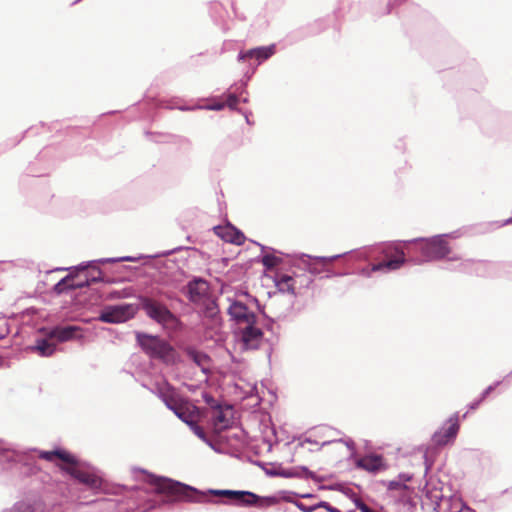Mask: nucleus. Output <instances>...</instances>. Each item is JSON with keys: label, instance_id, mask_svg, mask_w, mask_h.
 <instances>
[{"label": "nucleus", "instance_id": "obj_1", "mask_svg": "<svg viewBox=\"0 0 512 512\" xmlns=\"http://www.w3.org/2000/svg\"><path fill=\"white\" fill-rule=\"evenodd\" d=\"M38 457L49 462H54L58 459L63 462V464L56 465L80 483L92 489H98L101 487V478L89 470L80 468L76 458L65 450L57 449L53 451H40Z\"/></svg>", "mask_w": 512, "mask_h": 512}, {"label": "nucleus", "instance_id": "obj_2", "mask_svg": "<svg viewBox=\"0 0 512 512\" xmlns=\"http://www.w3.org/2000/svg\"><path fill=\"white\" fill-rule=\"evenodd\" d=\"M159 494H165L171 501L203 502L206 495L196 489L169 478L147 475L146 480Z\"/></svg>", "mask_w": 512, "mask_h": 512}, {"label": "nucleus", "instance_id": "obj_3", "mask_svg": "<svg viewBox=\"0 0 512 512\" xmlns=\"http://www.w3.org/2000/svg\"><path fill=\"white\" fill-rule=\"evenodd\" d=\"M136 339L141 349L150 357L160 359L167 364L175 362L176 351L167 341L158 336L140 332L136 333Z\"/></svg>", "mask_w": 512, "mask_h": 512}, {"label": "nucleus", "instance_id": "obj_4", "mask_svg": "<svg viewBox=\"0 0 512 512\" xmlns=\"http://www.w3.org/2000/svg\"><path fill=\"white\" fill-rule=\"evenodd\" d=\"M141 306L146 315L165 328H175L178 325L177 317L166 305L149 297L141 298Z\"/></svg>", "mask_w": 512, "mask_h": 512}, {"label": "nucleus", "instance_id": "obj_5", "mask_svg": "<svg viewBox=\"0 0 512 512\" xmlns=\"http://www.w3.org/2000/svg\"><path fill=\"white\" fill-rule=\"evenodd\" d=\"M383 259L372 265V271H395L406 261L405 253L398 246L389 245L382 250Z\"/></svg>", "mask_w": 512, "mask_h": 512}, {"label": "nucleus", "instance_id": "obj_6", "mask_svg": "<svg viewBox=\"0 0 512 512\" xmlns=\"http://www.w3.org/2000/svg\"><path fill=\"white\" fill-rule=\"evenodd\" d=\"M207 414L210 417L211 426L216 434L231 427L234 421L231 406H211Z\"/></svg>", "mask_w": 512, "mask_h": 512}, {"label": "nucleus", "instance_id": "obj_7", "mask_svg": "<svg viewBox=\"0 0 512 512\" xmlns=\"http://www.w3.org/2000/svg\"><path fill=\"white\" fill-rule=\"evenodd\" d=\"M135 313L132 304L107 306L101 311L99 320L104 323H122L133 318Z\"/></svg>", "mask_w": 512, "mask_h": 512}, {"label": "nucleus", "instance_id": "obj_8", "mask_svg": "<svg viewBox=\"0 0 512 512\" xmlns=\"http://www.w3.org/2000/svg\"><path fill=\"white\" fill-rule=\"evenodd\" d=\"M187 298L195 305H207L209 302V284L204 279H194L184 288Z\"/></svg>", "mask_w": 512, "mask_h": 512}, {"label": "nucleus", "instance_id": "obj_9", "mask_svg": "<svg viewBox=\"0 0 512 512\" xmlns=\"http://www.w3.org/2000/svg\"><path fill=\"white\" fill-rule=\"evenodd\" d=\"M178 418H180L187 425L194 422H200L202 418L201 410L192 404L190 401L182 397L169 407Z\"/></svg>", "mask_w": 512, "mask_h": 512}, {"label": "nucleus", "instance_id": "obj_10", "mask_svg": "<svg viewBox=\"0 0 512 512\" xmlns=\"http://www.w3.org/2000/svg\"><path fill=\"white\" fill-rule=\"evenodd\" d=\"M459 428L458 416L450 417L445 426L433 434L432 444L436 447H442L452 443L458 434Z\"/></svg>", "mask_w": 512, "mask_h": 512}, {"label": "nucleus", "instance_id": "obj_11", "mask_svg": "<svg viewBox=\"0 0 512 512\" xmlns=\"http://www.w3.org/2000/svg\"><path fill=\"white\" fill-rule=\"evenodd\" d=\"M421 251L423 257L430 261L446 257L450 253V248L445 239L442 237H434L422 244Z\"/></svg>", "mask_w": 512, "mask_h": 512}, {"label": "nucleus", "instance_id": "obj_12", "mask_svg": "<svg viewBox=\"0 0 512 512\" xmlns=\"http://www.w3.org/2000/svg\"><path fill=\"white\" fill-rule=\"evenodd\" d=\"M300 278V276H290L288 274L276 272L274 282L280 292L296 295L302 286V280Z\"/></svg>", "mask_w": 512, "mask_h": 512}, {"label": "nucleus", "instance_id": "obj_13", "mask_svg": "<svg viewBox=\"0 0 512 512\" xmlns=\"http://www.w3.org/2000/svg\"><path fill=\"white\" fill-rule=\"evenodd\" d=\"M80 330L81 329L78 326H57L52 329L41 328L39 333L62 343L75 338L76 333Z\"/></svg>", "mask_w": 512, "mask_h": 512}, {"label": "nucleus", "instance_id": "obj_14", "mask_svg": "<svg viewBox=\"0 0 512 512\" xmlns=\"http://www.w3.org/2000/svg\"><path fill=\"white\" fill-rule=\"evenodd\" d=\"M211 493L216 496L227 497L243 505H256L260 500L257 495L247 491L213 490Z\"/></svg>", "mask_w": 512, "mask_h": 512}, {"label": "nucleus", "instance_id": "obj_15", "mask_svg": "<svg viewBox=\"0 0 512 512\" xmlns=\"http://www.w3.org/2000/svg\"><path fill=\"white\" fill-rule=\"evenodd\" d=\"M214 231L222 240L235 245H242L246 240L245 235L231 224L216 226Z\"/></svg>", "mask_w": 512, "mask_h": 512}, {"label": "nucleus", "instance_id": "obj_16", "mask_svg": "<svg viewBox=\"0 0 512 512\" xmlns=\"http://www.w3.org/2000/svg\"><path fill=\"white\" fill-rule=\"evenodd\" d=\"M263 338L261 329L254 326V323H247L242 330V341L246 348H258Z\"/></svg>", "mask_w": 512, "mask_h": 512}, {"label": "nucleus", "instance_id": "obj_17", "mask_svg": "<svg viewBox=\"0 0 512 512\" xmlns=\"http://www.w3.org/2000/svg\"><path fill=\"white\" fill-rule=\"evenodd\" d=\"M357 466L368 472L376 473L387 469V464L381 455H366L358 460Z\"/></svg>", "mask_w": 512, "mask_h": 512}, {"label": "nucleus", "instance_id": "obj_18", "mask_svg": "<svg viewBox=\"0 0 512 512\" xmlns=\"http://www.w3.org/2000/svg\"><path fill=\"white\" fill-rule=\"evenodd\" d=\"M53 340V338L43 335V338L36 339L34 345L28 347V349L41 357H50L56 351V343Z\"/></svg>", "mask_w": 512, "mask_h": 512}, {"label": "nucleus", "instance_id": "obj_19", "mask_svg": "<svg viewBox=\"0 0 512 512\" xmlns=\"http://www.w3.org/2000/svg\"><path fill=\"white\" fill-rule=\"evenodd\" d=\"M231 317L238 322L255 323L256 316L241 302H234L228 309Z\"/></svg>", "mask_w": 512, "mask_h": 512}, {"label": "nucleus", "instance_id": "obj_20", "mask_svg": "<svg viewBox=\"0 0 512 512\" xmlns=\"http://www.w3.org/2000/svg\"><path fill=\"white\" fill-rule=\"evenodd\" d=\"M81 276L80 274H74L73 272H71L70 274H68L66 277H64L63 279H61L55 286H54V291L57 293V294H62L68 290H74V289H78V288H83L85 287V281L84 282H78L76 281V279Z\"/></svg>", "mask_w": 512, "mask_h": 512}, {"label": "nucleus", "instance_id": "obj_21", "mask_svg": "<svg viewBox=\"0 0 512 512\" xmlns=\"http://www.w3.org/2000/svg\"><path fill=\"white\" fill-rule=\"evenodd\" d=\"M157 391L168 408L181 398L176 390L165 381L157 383Z\"/></svg>", "mask_w": 512, "mask_h": 512}, {"label": "nucleus", "instance_id": "obj_22", "mask_svg": "<svg viewBox=\"0 0 512 512\" xmlns=\"http://www.w3.org/2000/svg\"><path fill=\"white\" fill-rule=\"evenodd\" d=\"M411 480V476L407 474H400L397 479L391 480L387 483L388 490H404L407 489L406 482Z\"/></svg>", "mask_w": 512, "mask_h": 512}, {"label": "nucleus", "instance_id": "obj_23", "mask_svg": "<svg viewBox=\"0 0 512 512\" xmlns=\"http://www.w3.org/2000/svg\"><path fill=\"white\" fill-rule=\"evenodd\" d=\"M188 355L198 366H201L202 368L206 367L209 364V357L202 352L190 350L188 352Z\"/></svg>", "mask_w": 512, "mask_h": 512}, {"label": "nucleus", "instance_id": "obj_24", "mask_svg": "<svg viewBox=\"0 0 512 512\" xmlns=\"http://www.w3.org/2000/svg\"><path fill=\"white\" fill-rule=\"evenodd\" d=\"M281 262H282L281 258H279L275 255H272V254L264 255L262 258V264L268 270H271V269L277 267Z\"/></svg>", "mask_w": 512, "mask_h": 512}, {"label": "nucleus", "instance_id": "obj_25", "mask_svg": "<svg viewBox=\"0 0 512 512\" xmlns=\"http://www.w3.org/2000/svg\"><path fill=\"white\" fill-rule=\"evenodd\" d=\"M256 51L257 52L255 58L259 61L268 59L274 53L273 47H259L256 48Z\"/></svg>", "mask_w": 512, "mask_h": 512}, {"label": "nucleus", "instance_id": "obj_26", "mask_svg": "<svg viewBox=\"0 0 512 512\" xmlns=\"http://www.w3.org/2000/svg\"><path fill=\"white\" fill-rule=\"evenodd\" d=\"M238 102H239L238 97L235 94H229L226 97L225 102L218 104L216 106V109H222L225 106H227L231 109H235L236 106L238 105Z\"/></svg>", "mask_w": 512, "mask_h": 512}, {"label": "nucleus", "instance_id": "obj_27", "mask_svg": "<svg viewBox=\"0 0 512 512\" xmlns=\"http://www.w3.org/2000/svg\"><path fill=\"white\" fill-rule=\"evenodd\" d=\"M73 273L81 275L76 279V281H78V282L85 281L86 282L85 287L90 285V278L88 276V269L86 266H81V267L75 269V271H73Z\"/></svg>", "mask_w": 512, "mask_h": 512}, {"label": "nucleus", "instance_id": "obj_28", "mask_svg": "<svg viewBox=\"0 0 512 512\" xmlns=\"http://www.w3.org/2000/svg\"><path fill=\"white\" fill-rule=\"evenodd\" d=\"M199 422L190 423L189 426L193 433L199 437L201 440L206 441V433L203 428L198 425Z\"/></svg>", "mask_w": 512, "mask_h": 512}, {"label": "nucleus", "instance_id": "obj_29", "mask_svg": "<svg viewBox=\"0 0 512 512\" xmlns=\"http://www.w3.org/2000/svg\"><path fill=\"white\" fill-rule=\"evenodd\" d=\"M88 276L90 278V284L94 282H99L102 280V272L98 268H93L88 270Z\"/></svg>", "mask_w": 512, "mask_h": 512}, {"label": "nucleus", "instance_id": "obj_30", "mask_svg": "<svg viewBox=\"0 0 512 512\" xmlns=\"http://www.w3.org/2000/svg\"><path fill=\"white\" fill-rule=\"evenodd\" d=\"M256 52H257L256 48L248 50V51H246L244 53H241L239 55V59L240 60H246V59H250V58H255Z\"/></svg>", "mask_w": 512, "mask_h": 512}, {"label": "nucleus", "instance_id": "obj_31", "mask_svg": "<svg viewBox=\"0 0 512 512\" xmlns=\"http://www.w3.org/2000/svg\"><path fill=\"white\" fill-rule=\"evenodd\" d=\"M356 507L360 510V512H374L370 507H368L364 502L361 500L355 501Z\"/></svg>", "mask_w": 512, "mask_h": 512}, {"label": "nucleus", "instance_id": "obj_32", "mask_svg": "<svg viewBox=\"0 0 512 512\" xmlns=\"http://www.w3.org/2000/svg\"><path fill=\"white\" fill-rule=\"evenodd\" d=\"M356 507L360 510V512H374L370 507H368L364 502L361 500L355 501Z\"/></svg>", "mask_w": 512, "mask_h": 512}, {"label": "nucleus", "instance_id": "obj_33", "mask_svg": "<svg viewBox=\"0 0 512 512\" xmlns=\"http://www.w3.org/2000/svg\"><path fill=\"white\" fill-rule=\"evenodd\" d=\"M319 506L325 508L328 512H341L339 509L330 506L327 502H321Z\"/></svg>", "mask_w": 512, "mask_h": 512}, {"label": "nucleus", "instance_id": "obj_34", "mask_svg": "<svg viewBox=\"0 0 512 512\" xmlns=\"http://www.w3.org/2000/svg\"><path fill=\"white\" fill-rule=\"evenodd\" d=\"M333 258H320L316 260V264H321L322 266H326L332 262Z\"/></svg>", "mask_w": 512, "mask_h": 512}, {"label": "nucleus", "instance_id": "obj_35", "mask_svg": "<svg viewBox=\"0 0 512 512\" xmlns=\"http://www.w3.org/2000/svg\"><path fill=\"white\" fill-rule=\"evenodd\" d=\"M297 506L304 512H312L315 509L314 507H306L303 503H299Z\"/></svg>", "mask_w": 512, "mask_h": 512}, {"label": "nucleus", "instance_id": "obj_36", "mask_svg": "<svg viewBox=\"0 0 512 512\" xmlns=\"http://www.w3.org/2000/svg\"><path fill=\"white\" fill-rule=\"evenodd\" d=\"M492 390V387H488V389L484 392V397Z\"/></svg>", "mask_w": 512, "mask_h": 512}, {"label": "nucleus", "instance_id": "obj_37", "mask_svg": "<svg viewBox=\"0 0 512 512\" xmlns=\"http://www.w3.org/2000/svg\"><path fill=\"white\" fill-rule=\"evenodd\" d=\"M510 222H512V219H508V220L506 221V223H510Z\"/></svg>", "mask_w": 512, "mask_h": 512}]
</instances>
